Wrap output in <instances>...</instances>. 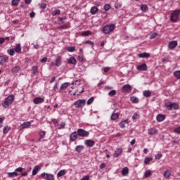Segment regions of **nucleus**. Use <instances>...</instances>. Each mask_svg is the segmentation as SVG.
I'll return each instance as SVG.
<instances>
[{"mask_svg": "<svg viewBox=\"0 0 180 180\" xmlns=\"http://www.w3.org/2000/svg\"><path fill=\"white\" fill-rule=\"evenodd\" d=\"M180 9L174 10L170 15V20L173 23H176L179 19Z\"/></svg>", "mask_w": 180, "mask_h": 180, "instance_id": "f257e3e1", "label": "nucleus"}, {"mask_svg": "<svg viewBox=\"0 0 180 180\" xmlns=\"http://www.w3.org/2000/svg\"><path fill=\"white\" fill-rule=\"evenodd\" d=\"M13 101H15V96L12 94L8 96L2 103L3 108H8L9 105H12V103H13Z\"/></svg>", "mask_w": 180, "mask_h": 180, "instance_id": "f03ea898", "label": "nucleus"}, {"mask_svg": "<svg viewBox=\"0 0 180 180\" xmlns=\"http://www.w3.org/2000/svg\"><path fill=\"white\" fill-rule=\"evenodd\" d=\"M115 25H106L102 28V32L104 34H109L111 32H113L115 30Z\"/></svg>", "mask_w": 180, "mask_h": 180, "instance_id": "7ed1b4c3", "label": "nucleus"}, {"mask_svg": "<svg viewBox=\"0 0 180 180\" xmlns=\"http://www.w3.org/2000/svg\"><path fill=\"white\" fill-rule=\"evenodd\" d=\"M165 107L167 110H172V109L177 110V109H179V104L177 103L168 102L165 103Z\"/></svg>", "mask_w": 180, "mask_h": 180, "instance_id": "20e7f679", "label": "nucleus"}, {"mask_svg": "<svg viewBox=\"0 0 180 180\" xmlns=\"http://www.w3.org/2000/svg\"><path fill=\"white\" fill-rule=\"evenodd\" d=\"M86 103V101L84 99H80V100H77V101H75L74 103V106H75V108H84V106H85Z\"/></svg>", "mask_w": 180, "mask_h": 180, "instance_id": "39448f33", "label": "nucleus"}, {"mask_svg": "<svg viewBox=\"0 0 180 180\" xmlns=\"http://www.w3.org/2000/svg\"><path fill=\"white\" fill-rule=\"evenodd\" d=\"M77 134L79 137H89V131H87L83 129H78Z\"/></svg>", "mask_w": 180, "mask_h": 180, "instance_id": "423d86ee", "label": "nucleus"}, {"mask_svg": "<svg viewBox=\"0 0 180 180\" xmlns=\"http://www.w3.org/2000/svg\"><path fill=\"white\" fill-rule=\"evenodd\" d=\"M41 178L46 180H54V175L49 173L41 174Z\"/></svg>", "mask_w": 180, "mask_h": 180, "instance_id": "0eeeda50", "label": "nucleus"}, {"mask_svg": "<svg viewBox=\"0 0 180 180\" xmlns=\"http://www.w3.org/2000/svg\"><path fill=\"white\" fill-rule=\"evenodd\" d=\"M133 87L130 84H125L122 87V91L124 93L131 92Z\"/></svg>", "mask_w": 180, "mask_h": 180, "instance_id": "6e6552de", "label": "nucleus"}, {"mask_svg": "<svg viewBox=\"0 0 180 180\" xmlns=\"http://www.w3.org/2000/svg\"><path fill=\"white\" fill-rule=\"evenodd\" d=\"M176 46H178V41H172L168 44V49L174 50Z\"/></svg>", "mask_w": 180, "mask_h": 180, "instance_id": "1a4fd4ad", "label": "nucleus"}, {"mask_svg": "<svg viewBox=\"0 0 180 180\" xmlns=\"http://www.w3.org/2000/svg\"><path fill=\"white\" fill-rule=\"evenodd\" d=\"M122 153H123V149L122 148H117L113 154L114 158H117V157H119Z\"/></svg>", "mask_w": 180, "mask_h": 180, "instance_id": "9d476101", "label": "nucleus"}, {"mask_svg": "<svg viewBox=\"0 0 180 180\" xmlns=\"http://www.w3.org/2000/svg\"><path fill=\"white\" fill-rule=\"evenodd\" d=\"M78 131H74L72 132L70 136V141H75L77 139H78Z\"/></svg>", "mask_w": 180, "mask_h": 180, "instance_id": "9b49d317", "label": "nucleus"}, {"mask_svg": "<svg viewBox=\"0 0 180 180\" xmlns=\"http://www.w3.org/2000/svg\"><path fill=\"white\" fill-rule=\"evenodd\" d=\"M136 69L138 70V71H147L148 70L147 64L143 63L142 65H138L136 67Z\"/></svg>", "mask_w": 180, "mask_h": 180, "instance_id": "f8f14e48", "label": "nucleus"}, {"mask_svg": "<svg viewBox=\"0 0 180 180\" xmlns=\"http://www.w3.org/2000/svg\"><path fill=\"white\" fill-rule=\"evenodd\" d=\"M33 102L35 105H39V103H43V102H44V98L41 97H36L33 99Z\"/></svg>", "mask_w": 180, "mask_h": 180, "instance_id": "ddd939ff", "label": "nucleus"}, {"mask_svg": "<svg viewBox=\"0 0 180 180\" xmlns=\"http://www.w3.org/2000/svg\"><path fill=\"white\" fill-rule=\"evenodd\" d=\"M84 144L87 146V147H94V146H95V141L91 139H87L84 141Z\"/></svg>", "mask_w": 180, "mask_h": 180, "instance_id": "4468645a", "label": "nucleus"}, {"mask_svg": "<svg viewBox=\"0 0 180 180\" xmlns=\"http://www.w3.org/2000/svg\"><path fill=\"white\" fill-rule=\"evenodd\" d=\"M62 57L61 56H58L56 58V60H55V65L56 67H60V65H61V60H62Z\"/></svg>", "mask_w": 180, "mask_h": 180, "instance_id": "2eb2a0df", "label": "nucleus"}, {"mask_svg": "<svg viewBox=\"0 0 180 180\" xmlns=\"http://www.w3.org/2000/svg\"><path fill=\"white\" fill-rule=\"evenodd\" d=\"M157 133H158V130L155 128H150L148 130V134L150 136H154V134H157Z\"/></svg>", "mask_w": 180, "mask_h": 180, "instance_id": "dca6fc26", "label": "nucleus"}, {"mask_svg": "<svg viewBox=\"0 0 180 180\" xmlns=\"http://www.w3.org/2000/svg\"><path fill=\"white\" fill-rule=\"evenodd\" d=\"M165 115L162 114H158L156 117V120L159 122H164L165 120Z\"/></svg>", "mask_w": 180, "mask_h": 180, "instance_id": "f3484780", "label": "nucleus"}, {"mask_svg": "<svg viewBox=\"0 0 180 180\" xmlns=\"http://www.w3.org/2000/svg\"><path fill=\"white\" fill-rule=\"evenodd\" d=\"M13 50L15 51V53L20 54L22 53V47L20 46V44H17Z\"/></svg>", "mask_w": 180, "mask_h": 180, "instance_id": "a211bd4d", "label": "nucleus"}, {"mask_svg": "<svg viewBox=\"0 0 180 180\" xmlns=\"http://www.w3.org/2000/svg\"><path fill=\"white\" fill-rule=\"evenodd\" d=\"M68 64H72V65H77V59L72 56L68 60Z\"/></svg>", "mask_w": 180, "mask_h": 180, "instance_id": "6ab92c4d", "label": "nucleus"}, {"mask_svg": "<svg viewBox=\"0 0 180 180\" xmlns=\"http://www.w3.org/2000/svg\"><path fill=\"white\" fill-rule=\"evenodd\" d=\"M41 169V167H40V166L39 165H36L33 170H32V175H37V173L39 172V171H40Z\"/></svg>", "mask_w": 180, "mask_h": 180, "instance_id": "aec40b11", "label": "nucleus"}, {"mask_svg": "<svg viewBox=\"0 0 180 180\" xmlns=\"http://www.w3.org/2000/svg\"><path fill=\"white\" fill-rule=\"evenodd\" d=\"M30 126H32V124L29 122H24L23 124H22L20 125V128L21 129H29V127H30Z\"/></svg>", "mask_w": 180, "mask_h": 180, "instance_id": "412c9836", "label": "nucleus"}, {"mask_svg": "<svg viewBox=\"0 0 180 180\" xmlns=\"http://www.w3.org/2000/svg\"><path fill=\"white\" fill-rule=\"evenodd\" d=\"M122 175H123V176H126L127 175H129V167H125L122 169L121 172Z\"/></svg>", "mask_w": 180, "mask_h": 180, "instance_id": "4be33fe9", "label": "nucleus"}, {"mask_svg": "<svg viewBox=\"0 0 180 180\" xmlns=\"http://www.w3.org/2000/svg\"><path fill=\"white\" fill-rule=\"evenodd\" d=\"M150 53H147V52H144V53H141L139 54V57L140 58H148V57H150Z\"/></svg>", "mask_w": 180, "mask_h": 180, "instance_id": "5701e85b", "label": "nucleus"}, {"mask_svg": "<svg viewBox=\"0 0 180 180\" xmlns=\"http://www.w3.org/2000/svg\"><path fill=\"white\" fill-rule=\"evenodd\" d=\"M119 116H120L119 113L113 112L110 116V119L111 120H117V119H119Z\"/></svg>", "mask_w": 180, "mask_h": 180, "instance_id": "b1692460", "label": "nucleus"}, {"mask_svg": "<svg viewBox=\"0 0 180 180\" xmlns=\"http://www.w3.org/2000/svg\"><path fill=\"white\" fill-rule=\"evenodd\" d=\"M98 11H99V9L98 8V7L96 6H93L90 12L91 13V15H96V13H98Z\"/></svg>", "mask_w": 180, "mask_h": 180, "instance_id": "393cba45", "label": "nucleus"}, {"mask_svg": "<svg viewBox=\"0 0 180 180\" xmlns=\"http://www.w3.org/2000/svg\"><path fill=\"white\" fill-rule=\"evenodd\" d=\"M126 124H129V120H125L124 121H122L120 124V126L121 129H124V127H126Z\"/></svg>", "mask_w": 180, "mask_h": 180, "instance_id": "a878e982", "label": "nucleus"}, {"mask_svg": "<svg viewBox=\"0 0 180 180\" xmlns=\"http://www.w3.org/2000/svg\"><path fill=\"white\" fill-rule=\"evenodd\" d=\"M70 27H71V25H70V23H67V24H65L63 25L58 27V29L59 30H61V29L65 30V29H70Z\"/></svg>", "mask_w": 180, "mask_h": 180, "instance_id": "bb28decb", "label": "nucleus"}, {"mask_svg": "<svg viewBox=\"0 0 180 180\" xmlns=\"http://www.w3.org/2000/svg\"><path fill=\"white\" fill-rule=\"evenodd\" d=\"M68 85L69 84L67 82L62 84L60 87V92H61L62 91H64V89H67L68 88Z\"/></svg>", "mask_w": 180, "mask_h": 180, "instance_id": "cd10ccee", "label": "nucleus"}, {"mask_svg": "<svg viewBox=\"0 0 180 180\" xmlns=\"http://www.w3.org/2000/svg\"><path fill=\"white\" fill-rule=\"evenodd\" d=\"M143 95L145 98H150V96H151V91L146 90L143 92Z\"/></svg>", "mask_w": 180, "mask_h": 180, "instance_id": "c85d7f7f", "label": "nucleus"}, {"mask_svg": "<svg viewBox=\"0 0 180 180\" xmlns=\"http://www.w3.org/2000/svg\"><path fill=\"white\" fill-rule=\"evenodd\" d=\"M39 139H38V141H41L43 140V138L46 136V132L44 131H41L39 133Z\"/></svg>", "mask_w": 180, "mask_h": 180, "instance_id": "c756f323", "label": "nucleus"}, {"mask_svg": "<svg viewBox=\"0 0 180 180\" xmlns=\"http://www.w3.org/2000/svg\"><path fill=\"white\" fill-rule=\"evenodd\" d=\"M32 74L34 75H37V74H39V67L37 66L32 67Z\"/></svg>", "mask_w": 180, "mask_h": 180, "instance_id": "7c9ffc66", "label": "nucleus"}, {"mask_svg": "<svg viewBox=\"0 0 180 180\" xmlns=\"http://www.w3.org/2000/svg\"><path fill=\"white\" fill-rule=\"evenodd\" d=\"M20 71V67L19 66H15L11 70V72L13 74H17V72H19Z\"/></svg>", "mask_w": 180, "mask_h": 180, "instance_id": "2f4dec72", "label": "nucleus"}, {"mask_svg": "<svg viewBox=\"0 0 180 180\" xmlns=\"http://www.w3.org/2000/svg\"><path fill=\"white\" fill-rule=\"evenodd\" d=\"M84 148H85V147H84V146L79 145L76 146L75 150L77 151V153H81L82 151V150H84Z\"/></svg>", "mask_w": 180, "mask_h": 180, "instance_id": "473e14b6", "label": "nucleus"}, {"mask_svg": "<svg viewBox=\"0 0 180 180\" xmlns=\"http://www.w3.org/2000/svg\"><path fill=\"white\" fill-rule=\"evenodd\" d=\"M130 101L132 102V103H139V98H137L136 96H131L130 98Z\"/></svg>", "mask_w": 180, "mask_h": 180, "instance_id": "72a5a7b5", "label": "nucleus"}, {"mask_svg": "<svg viewBox=\"0 0 180 180\" xmlns=\"http://www.w3.org/2000/svg\"><path fill=\"white\" fill-rule=\"evenodd\" d=\"M164 176L166 179L169 178V176H171V171H169V169H167L166 171H165Z\"/></svg>", "mask_w": 180, "mask_h": 180, "instance_id": "f704fd0d", "label": "nucleus"}, {"mask_svg": "<svg viewBox=\"0 0 180 180\" xmlns=\"http://www.w3.org/2000/svg\"><path fill=\"white\" fill-rule=\"evenodd\" d=\"M81 94H84V87H82V91H79V89H77L76 91L73 94L74 96L75 95H81Z\"/></svg>", "mask_w": 180, "mask_h": 180, "instance_id": "c9c22d12", "label": "nucleus"}, {"mask_svg": "<svg viewBox=\"0 0 180 180\" xmlns=\"http://www.w3.org/2000/svg\"><path fill=\"white\" fill-rule=\"evenodd\" d=\"M150 161H153V158L147 157L144 160V164H146V165H148Z\"/></svg>", "mask_w": 180, "mask_h": 180, "instance_id": "e433bc0d", "label": "nucleus"}, {"mask_svg": "<svg viewBox=\"0 0 180 180\" xmlns=\"http://www.w3.org/2000/svg\"><path fill=\"white\" fill-rule=\"evenodd\" d=\"M153 175V173H151V170H146L144 174L145 178H148L149 176H151Z\"/></svg>", "mask_w": 180, "mask_h": 180, "instance_id": "4c0bfd02", "label": "nucleus"}, {"mask_svg": "<svg viewBox=\"0 0 180 180\" xmlns=\"http://www.w3.org/2000/svg\"><path fill=\"white\" fill-rule=\"evenodd\" d=\"M60 13H61V11H60L59 9H56L51 13V15L52 16H56V15H60Z\"/></svg>", "mask_w": 180, "mask_h": 180, "instance_id": "58836bf2", "label": "nucleus"}, {"mask_svg": "<svg viewBox=\"0 0 180 180\" xmlns=\"http://www.w3.org/2000/svg\"><path fill=\"white\" fill-rule=\"evenodd\" d=\"M64 175H65V170H64V169H62V170L59 171V172H58V174H57V176H58V177H60V176H64Z\"/></svg>", "mask_w": 180, "mask_h": 180, "instance_id": "ea45409f", "label": "nucleus"}, {"mask_svg": "<svg viewBox=\"0 0 180 180\" xmlns=\"http://www.w3.org/2000/svg\"><path fill=\"white\" fill-rule=\"evenodd\" d=\"M147 9H148V7L146 4L141 5V10L142 12H146Z\"/></svg>", "mask_w": 180, "mask_h": 180, "instance_id": "a19ab883", "label": "nucleus"}, {"mask_svg": "<svg viewBox=\"0 0 180 180\" xmlns=\"http://www.w3.org/2000/svg\"><path fill=\"white\" fill-rule=\"evenodd\" d=\"M8 174L10 178H14V176H18V172H11L8 173Z\"/></svg>", "mask_w": 180, "mask_h": 180, "instance_id": "79ce46f5", "label": "nucleus"}, {"mask_svg": "<svg viewBox=\"0 0 180 180\" xmlns=\"http://www.w3.org/2000/svg\"><path fill=\"white\" fill-rule=\"evenodd\" d=\"M19 2H20V0H13L11 1V5H13V6H18V5H19Z\"/></svg>", "mask_w": 180, "mask_h": 180, "instance_id": "37998d69", "label": "nucleus"}, {"mask_svg": "<svg viewBox=\"0 0 180 180\" xmlns=\"http://www.w3.org/2000/svg\"><path fill=\"white\" fill-rule=\"evenodd\" d=\"M9 130H11V127H9V126L5 127L3 129L4 134H6L8 133V131H9Z\"/></svg>", "mask_w": 180, "mask_h": 180, "instance_id": "c03bdc74", "label": "nucleus"}, {"mask_svg": "<svg viewBox=\"0 0 180 180\" xmlns=\"http://www.w3.org/2000/svg\"><path fill=\"white\" fill-rule=\"evenodd\" d=\"M174 75L177 79H180V70L175 71Z\"/></svg>", "mask_w": 180, "mask_h": 180, "instance_id": "a18cd8bd", "label": "nucleus"}, {"mask_svg": "<svg viewBox=\"0 0 180 180\" xmlns=\"http://www.w3.org/2000/svg\"><path fill=\"white\" fill-rule=\"evenodd\" d=\"M116 94H117V91H116V90H111L108 93V96H115V95H116Z\"/></svg>", "mask_w": 180, "mask_h": 180, "instance_id": "49530a36", "label": "nucleus"}, {"mask_svg": "<svg viewBox=\"0 0 180 180\" xmlns=\"http://www.w3.org/2000/svg\"><path fill=\"white\" fill-rule=\"evenodd\" d=\"M5 63H6V58L1 56H0V64H5Z\"/></svg>", "mask_w": 180, "mask_h": 180, "instance_id": "de8ad7c7", "label": "nucleus"}, {"mask_svg": "<svg viewBox=\"0 0 180 180\" xmlns=\"http://www.w3.org/2000/svg\"><path fill=\"white\" fill-rule=\"evenodd\" d=\"M91 34H92L91 31H84L82 33V36H90Z\"/></svg>", "mask_w": 180, "mask_h": 180, "instance_id": "09e8293b", "label": "nucleus"}, {"mask_svg": "<svg viewBox=\"0 0 180 180\" xmlns=\"http://www.w3.org/2000/svg\"><path fill=\"white\" fill-rule=\"evenodd\" d=\"M68 51H69V53H74V51H75V46L68 47Z\"/></svg>", "mask_w": 180, "mask_h": 180, "instance_id": "8fccbe9b", "label": "nucleus"}, {"mask_svg": "<svg viewBox=\"0 0 180 180\" xmlns=\"http://www.w3.org/2000/svg\"><path fill=\"white\" fill-rule=\"evenodd\" d=\"M111 8H112V6H110V4H105L103 6L104 11H109Z\"/></svg>", "mask_w": 180, "mask_h": 180, "instance_id": "3c124183", "label": "nucleus"}, {"mask_svg": "<svg viewBox=\"0 0 180 180\" xmlns=\"http://www.w3.org/2000/svg\"><path fill=\"white\" fill-rule=\"evenodd\" d=\"M77 60L80 61V63H84V61H85V56H78Z\"/></svg>", "mask_w": 180, "mask_h": 180, "instance_id": "603ef678", "label": "nucleus"}, {"mask_svg": "<svg viewBox=\"0 0 180 180\" xmlns=\"http://www.w3.org/2000/svg\"><path fill=\"white\" fill-rule=\"evenodd\" d=\"M7 53L9 54V56H14L15 55V50L14 49H8L7 51Z\"/></svg>", "mask_w": 180, "mask_h": 180, "instance_id": "864d4df0", "label": "nucleus"}, {"mask_svg": "<svg viewBox=\"0 0 180 180\" xmlns=\"http://www.w3.org/2000/svg\"><path fill=\"white\" fill-rule=\"evenodd\" d=\"M94 101H95V98L91 97L88 101H87V105H91Z\"/></svg>", "mask_w": 180, "mask_h": 180, "instance_id": "5fc2aeb1", "label": "nucleus"}, {"mask_svg": "<svg viewBox=\"0 0 180 180\" xmlns=\"http://www.w3.org/2000/svg\"><path fill=\"white\" fill-rule=\"evenodd\" d=\"M157 36H158V33L157 32H153L150 37V39H155L157 37Z\"/></svg>", "mask_w": 180, "mask_h": 180, "instance_id": "6e6d98bb", "label": "nucleus"}, {"mask_svg": "<svg viewBox=\"0 0 180 180\" xmlns=\"http://www.w3.org/2000/svg\"><path fill=\"white\" fill-rule=\"evenodd\" d=\"M59 130H61V129H65V122H62L58 127Z\"/></svg>", "mask_w": 180, "mask_h": 180, "instance_id": "4d7b16f0", "label": "nucleus"}, {"mask_svg": "<svg viewBox=\"0 0 180 180\" xmlns=\"http://www.w3.org/2000/svg\"><path fill=\"white\" fill-rule=\"evenodd\" d=\"M115 8L116 9H119V8H122V4H120V3H115Z\"/></svg>", "mask_w": 180, "mask_h": 180, "instance_id": "13d9d810", "label": "nucleus"}, {"mask_svg": "<svg viewBox=\"0 0 180 180\" xmlns=\"http://www.w3.org/2000/svg\"><path fill=\"white\" fill-rule=\"evenodd\" d=\"M162 157V154L158 153V154L155 155V160H160V158Z\"/></svg>", "mask_w": 180, "mask_h": 180, "instance_id": "bf43d9fd", "label": "nucleus"}, {"mask_svg": "<svg viewBox=\"0 0 180 180\" xmlns=\"http://www.w3.org/2000/svg\"><path fill=\"white\" fill-rule=\"evenodd\" d=\"M174 131L177 134H180V127H178L177 128H175L174 129Z\"/></svg>", "mask_w": 180, "mask_h": 180, "instance_id": "052dcab7", "label": "nucleus"}, {"mask_svg": "<svg viewBox=\"0 0 180 180\" xmlns=\"http://www.w3.org/2000/svg\"><path fill=\"white\" fill-rule=\"evenodd\" d=\"M84 44H90V46H94V41H85Z\"/></svg>", "mask_w": 180, "mask_h": 180, "instance_id": "680f3d73", "label": "nucleus"}, {"mask_svg": "<svg viewBox=\"0 0 180 180\" xmlns=\"http://www.w3.org/2000/svg\"><path fill=\"white\" fill-rule=\"evenodd\" d=\"M40 8H41V9H46V8H47V4H41L40 5Z\"/></svg>", "mask_w": 180, "mask_h": 180, "instance_id": "e2e57ef3", "label": "nucleus"}, {"mask_svg": "<svg viewBox=\"0 0 180 180\" xmlns=\"http://www.w3.org/2000/svg\"><path fill=\"white\" fill-rule=\"evenodd\" d=\"M23 168L22 167H18L15 169V172H22Z\"/></svg>", "mask_w": 180, "mask_h": 180, "instance_id": "0e129e2a", "label": "nucleus"}, {"mask_svg": "<svg viewBox=\"0 0 180 180\" xmlns=\"http://www.w3.org/2000/svg\"><path fill=\"white\" fill-rule=\"evenodd\" d=\"M138 117H139V114H137V112H135V113L134 114V115L132 116V119H133L134 120H136V119H137Z\"/></svg>", "mask_w": 180, "mask_h": 180, "instance_id": "69168bd1", "label": "nucleus"}, {"mask_svg": "<svg viewBox=\"0 0 180 180\" xmlns=\"http://www.w3.org/2000/svg\"><path fill=\"white\" fill-rule=\"evenodd\" d=\"M110 70V68L109 67H105L103 68L104 72H108V71Z\"/></svg>", "mask_w": 180, "mask_h": 180, "instance_id": "338daca9", "label": "nucleus"}, {"mask_svg": "<svg viewBox=\"0 0 180 180\" xmlns=\"http://www.w3.org/2000/svg\"><path fill=\"white\" fill-rule=\"evenodd\" d=\"M81 180H89V175H86Z\"/></svg>", "mask_w": 180, "mask_h": 180, "instance_id": "774afa93", "label": "nucleus"}]
</instances>
